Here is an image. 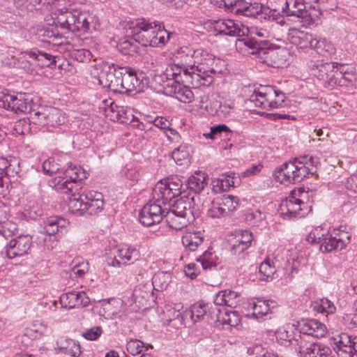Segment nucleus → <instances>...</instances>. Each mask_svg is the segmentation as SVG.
I'll return each mask as SVG.
<instances>
[{"label": "nucleus", "mask_w": 357, "mask_h": 357, "mask_svg": "<svg viewBox=\"0 0 357 357\" xmlns=\"http://www.w3.org/2000/svg\"><path fill=\"white\" fill-rule=\"evenodd\" d=\"M245 230L237 229L227 236L229 249L233 255H240L244 259L245 250Z\"/></svg>", "instance_id": "4be33fe9"}, {"label": "nucleus", "mask_w": 357, "mask_h": 357, "mask_svg": "<svg viewBox=\"0 0 357 357\" xmlns=\"http://www.w3.org/2000/svg\"><path fill=\"white\" fill-rule=\"evenodd\" d=\"M31 12L36 10H50L58 0H28Z\"/></svg>", "instance_id": "13d9d810"}, {"label": "nucleus", "mask_w": 357, "mask_h": 357, "mask_svg": "<svg viewBox=\"0 0 357 357\" xmlns=\"http://www.w3.org/2000/svg\"><path fill=\"white\" fill-rule=\"evenodd\" d=\"M196 323L204 319L209 310L208 305L206 303H197L190 307Z\"/></svg>", "instance_id": "bf43d9fd"}, {"label": "nucleus", "mask_w": 357, "mask_h": 357, "mask_svg": "<svg viewBox=\"0 0 357 357\" xmlns=\"http://www.w3.org/2000/svg\"><path fill=\"white\" fill-rule=\"evenodd\" d=\"M318 164L317 157L310 155L301 156L283 163L276 169L274 176L278 181L285 185L299 183L310 174H314Z\"/></svg>", "instance_id": "7ed1b4c3"}, {"label": "nucleus", "mask_w": 357, "mask_h": 357, "mask_svg": "<svg viewBox=\"0 0 357 357\" xmlns=\"http://www.w3.org/2000/svg\"><path fill=\"white\" fill-rule=\"evenodd\" d=\"M265 6L262 3L258 2H247V17H253L259 20L263 19L266 16V11H264Z\"/></svg>", "instance_id": "8fccbe9b"}, {"label": "nucleus", "mask_w": 357, "mask_h": 357, "mask_svg": "<svg viewBox=\"0 0 357 357\" xmlns=\"http://www.w3.org/2000/svg\"><path fill=\"white\" fill-rule=\"evenodd\" d=\"M327 328L325 324L317 319H307L300 324V328L294 324H287L280 327L275 333L278 342L283 346L293 345L296 349L299 347L301 340L305 336L321 338L325 336Z\"/></svg>", "instance_id": "f03ea898"}, {"label": "nucleus", "mask_w": 357, "mask_h": 357, "mask_svg": "<svg viewBox=\"0 0 357 357\" xmlns=\"http://www.w3.org/2000/svg\"><path fill=\"white\" fill-rule=\"evenodd\" d=\"M264 217L259 208L247 209V224L251 227H259L263 223Z\"/></svg>", "instance_id": "4d7b16f0"}, {"label": "nucleus", "mask_w": 357, "mask_h": 357, "mask_svg": "<svg viewBox=\"0 0 357 357\" xmlns=\"http://www.w3.org/2000/svg\"><path fill=\"white\" fill-rule=\"evenodd\" d=\"M31 120L28 119H20L15 123L13 126V130L17 135H25L31 130Z\"/></svg>", "instance_id": "0e129e2a"}, {"label": "nucleus", "mask_w": 357, "mask_h": 357, "mask_svg": "<svg viewBox=\"0 0 357 357\" xmlns=\"http://www.w3.org/2000/svg\"><path fill=\"white\" fill-rule=\"evenodd\" d=\"M247 353L250 355L256 354L255 357H279L277 354L271 352L265 351L261 345L256 344L253 347H249Z\"/></svg>", "instance_id": "774afa93"}, {"label": "nucleus", "mask_w": 357, "mask_h": 357, "mask_svg": "<svg viewBox=\"0 0 357 357\" xmlns=\"http://www.w3.org/2000/svg\"><path fill=\"white\" fill-rule=\"evenodd\" d=\"M200 200V195H192L188 192L181 197L180 199H176L172 204V210L176 214H180L181 216H185L190 220H195V219L199 216L202 211L204 210V204H199L198 202Z\"/></svg>", "instance_id": "1a4fd4ad"}, {"label": "nucleus", "mask_w": 357, "mask_h": 357, "mask_svg": "<svg viewBox=\"0 0 357 357\" xmlns=\"http://www.w3.org/2000/svg\"><path fill=\"white\" fill-rule=\"evenodd\" d=\"M247 107H257L270 110L282 107L285 101V94L275 86L261 85L247 87Z\"/></svg>", "instance_id": "39448f33"}, {"label": "nucleus", "mask_w": 357, "mask_h": 357, "mask_svg": "<svg viewBox=\"0 0 357 357\" xmlns=\"http://www.w3.org/2000/svg\"><path fill=\"white\" fill-rule=\"evenodd\" d=\"M20 159L15 157L9 156L6 175L7 176H15L20 172Z\"/></svg>", "instance_id": "69168bd1"}, {"label": "nucleus", "mask_w": 357, "mask_h": 357, "mask_svg": "<svg viewBox=\"0 0 357 357\" xmlns=\"http://www.w3.org/2000/svg\"><path fill=\"white\" fill-rule=\"evenodd\" d=\"M219 314L217 315V321L221 324L223 327L227 326L233 327L238 325L240 323V318L236 311H225L222 314L220 310L217 309Z\"/></svg>", "instance_id": "f704fd0d"}, {"label": "nucleus", "mask_w": 357, "mask_h": 357, "mask_svg": "<svg viewBox=\"0 0 357 357\" xmlns=\"http://www.w3.org/2000/svg\"><path fill=\"white\" fill-rule=\"evenodd\" d=\"M238 206V199L233 195H224L211 201L208 206L204 205V210L206 211V215L211 219H220L225 218L230 213L235 211Z\"/></svg>", "instance_id": "9d476101"}, {"label": "nucleus", "mask_w": 357, "mask_h": 357, "mask_svg": "<svg viewBox=\"0 0 357 357\" xmlns=\"http://www.w3.org/2000/svg\"><path fill=\"white\" fill-rule=\"evenodd\" d=\"M340 76L342 75V70L338 69V66L330 70L327 74V78L324 81L323 85L325 87L333 88L337 85H344V82L342 81Z\"/></svg>", "instance_id": "49530a36"}, {"label": "nucleus", "mask_w": 357, "mask_h": 357, "mask_svg": "<svg viewBox=\"0 0 357 357\" xmlns=\"http://www.w3.org/2000/svg\"><path fill=\"white\" fill-rule=\"evenodd\" d=\"M127 72L123 71L121 93L130 92L136 90L141 84V81L137 78L136 73L130 67H123Z\"/></svg>", "instance_id": "cd10ccee"}, {"label": "nucleus", "mask_w": 357, "mask_h": 357, "mask_svg": "<svg viewBox=\"0 0 357 357\" xmlns=\"http://www.w3.org/2000/svg\"><path fill=\"white\" fill-rule=\"evenodd\" d=\"M204 238L199 233H189L182 237L183 246L190 251H195L200 246Z\"/></svg>", "instance_id": "79ce46f5"}, {"label": "nucleus", "mask_w": 357, "mask_h": 357, "mask_svg": "<svg viewBox=\"0 0 357 357\" xmlns=\"http://www.w3.org/2000/svg\"><path fill=\"white\" fill-rule=\"evenodd\" d=\"M276 273V268L271 259H267L261 263L259 267V279L260 280L268 281L274 278Z\"/></svg>", "instance_id": "4c0bfd02"}, {"label": "nucleus", "mask_w": 357, "mask_h": 357, "mask_svg": "<svg viewBox=\"0 0 357 357\" xmlns=\"http://www.w3.org/2000/svg\"><path fill=\"white\" fill-rule=\"evenodd\" d=\"M48 183L50 187L62 194H73L74 189L75 191L78 190L75 185L71 183L68 179H66L62 174H59L51 178L49 180Z\"/></svg>", "instance_id": "c85d7f7f"}, {"label": "nucleus", "mask_w": 357, "mask_h": 357, "mask_svg": "<svg viewBox=\"0 0 357 357\" xmlns=\"http://www.w3.org/2000/svg\"><path fill=\"white\" fill-rule=\"evenodd\" d=\"M137 41L132 38L122 39L117 45L119 51L124 55L134 56L138 53L139 49Z\"/></svg>", "instance_id": "e433bc0d"}, {"label": "nucleus", "mask_w": 357, "mask_h": 357, "mask_svg": "<svg viewBox=\"0 0 357 357\" xmlns=\"http://www.w3.org/2000/svg\"><path fill=\"white\" fill-rule=\"evenodd\" d=\"M144 346V343L139 340L131 339L127 342L126 349L130 354L135 356L142 352Z\"/></svg>", "instance_id": "680f3d73"}, {"label": "nucleus", "mask_w": 357, "mask_h": 357, "mask_svg": "<svg viewBox=\"0 0 357 357\" xmlns=\"http://www.w3.org/2000/svg\"><path fill=\"white\" fill-rule=\"evenodd\" d=\"M351 234L344 230H335L332 234H328L322 240L319 247L322 252H331L344 249L350 243Z\"/></svg>", "instance_id": "2eb2a0df"}, {"label": "nucleus", "mask_w": 357, "mask_h": 357, "mask_svg": "<svg viewBox=\"0 0 357 357\" xmlns=\"http://www.w3.org/2000/svg\"><path fill=\"white\" fill-rule=\"evenodd\" d=\"M292 40L291 42L295 44H298L300 45L301 48L310 47H312V45H313L315 37H314L312 34L307 33H301L298 31H296V33H292Z\"/></svg>", "instance_id": "09e8293b"}, {"label": "nucleus", "mask_w": 357, "mask_h": 357, "mask_svg": "<svg viewBox=\"0 0 357 357\" xmlns=\"http://www.w3.org/2000/svg\"><path fill=\"white\" fill-rule=\"evenodd\" d=\"M165 215L166 222L169 227L176 230H180L194 221L190 220V219H188L185 216H181L180 214H176L172 209L166 211Z\"/></svg>", "instance_id": "2f4dec72"}, {"label": "nucleus", "mask_w": 357, "mask_h": 357, "mask_svg": "<svg viewBox=\"0 0 357 357\" xmlns=\"http://www.w3.org/2000/svg\"><path fill=\"white\" fill-rule=\"evenodd\" d=\"M191 153V146L188 144H183L172 151V157L177 165H182L185 162H188Z\"/></svg>", "instance_id": "c9c22d12"}, {"label": "nucleus", "mask_w": 357, "mask_h": 357, "mask_svg": "<svg viewBox=\"0 0 357 357\" xmlns=\"http://www.w3.org/2000/svg\"><path fill=\"white\" fill-rule=\"evenodd\" d=\"M48 107L42 108L41 110H33L30 112V120L31 123L40 126H47Z\"/></svg>", "instance_id": "6e6d98bb"}, {"label": "nucleus", "mask_w": 357, "mask_h": 357, "mask_svg": "<svg viewBox=\"0 0 357 357\" xmlns=\"http://www.w3.org/2000/svg\"><path fill=\"white\" fill-rule=\"evenodd\" d=\"M312 49H314L319 54L326 56L327 54H332L335 52L333 45L327 42L325 38H317L315 37Z\"/></svg>", "instance_id": "c03bdc74"}, {"label": "nucleus", "mask_w": 357, "mask_h": 357, "mask_svg": "<svg viewBox=\"0 0 357 357\" xmlns=\"http://www.w3.org/2000/svg\"><path fill=\"white\" fill-rule=\"evenodd\" d=\"M339 66L337 63L317 61L310 66L311 73L322 83L327 78V74Z\"/></svg>", "instance_id": "c756f323"}, {"label": "nucleus", "mask_w": 357, "mask_h": 357, "mask_svg": "<svg viewBox=\"0 0 357 357\" xmlns=\"http://www.w3.org/2000/svg\"><path fill=\"white\" fill-rule=\"evenodd\" d=\"M47 126L55 127L62 125L66 121L65 114L58 108L48 107Z\"/></svg>", "instance_id": "37998d69"}, {"label": "nucleus", "mask_w": 357, "mask_h": 357, "mask_svg": "<svg viewBox=\"0 0 357 357\" xmlns=\"http://www.w3.org/2000/svg\"><path fill=\"white\" fill-rule=\"evenodd\" d=\"M17 225L14 222L6 220L5 219L0 222V234L5 238L17 234Z\"/></svg>", "instance_id": "5fc2aeb1"}, {"label": "nucleus", "mask_w": 357, "mask_h": 357, "mask_svg": "<svg viewBox=\"0 0 357 357\" xmlns=\"http://www.w3.org/2000/svg\"><path fill=\"white\" fill-rule=\"evenodd\" d=\"M211 29H213L217 34L227 35L230 36H244V31L240 28L238 23L233 20H209L205 24Z\"/></svg>", "instance_id": "a211bd4d"}, {"label": "nucleus", "mask_w": 357, "mask_h": 357, "mask_svg": "<svg viewBox=\"0 0 357 357\" xmlns=\"http://www.w3.org/2000/svg\"><path fill=\"white\" fill-rule=\"evenodd\" d=\"M69 222L59 216H50L44 221V232L49 236L63 233L66 230Z\"/></svg>", "instance_id": "393cba45"}, {"label": "nucleus", "mask_w": 357, "mask_h": 357, "mask_svg": "<svg viewBox=\"0 0 357 357\" xmlns=\"http://www.w3.org/2000/svg\"><path fill=\"white\" fill-rule=\"evenodd\" d=\"M73 197L69 200L68 206L73 213H79L82 215L85 213V199L83 196V192L79 196L75 197L73 194Z\"/></svg>", "instance_id": "603ef678"}, {"label": "nucleus", "mask_w": 357, "mask_h": 357, "mask_svg": "<svg viewBox=\"0 0 357 357\" xmlns=\"http://www.w3.org/2000/svg\"><path fill=\"white\" fill-rule=\"evenodd\" d=\"M328 234L327 229L322 227H317L307 236L306 240L310 243H319L321 245L322 240L326 238Z\"/></svg>", "instance_id": "864d4df0"}, {"label": "nucleus", "mask_w": 357, "mask_h": 357, "mask_svg": "<svg viewBox=\"0 0 357 357\" xmlns=\"http://www.w3.org/2000/svg\"><path fill=\"white\" fill-rule=\"evenodd\" d=\"M117 257L121 260L124 266L134 265L132 271L136 275L142 274V269H139L144 264V261L140 259L139 250L132 247L125 245L117 250Z\"/></svg>", "instance_id": "f3484780"}, {"label": "nucleus", "mask_w": 357, "mask_h": 357, "mask_svg": "<svg viewBox=\"0 0 357 357\" xmlns=\"http://www.w3.org/2000/svg\"><path fill=\"white\" fill-rule=\"evenodd\" d=\"M78 291H69L60 296L61 305L65 308L73 309L78 307Z\"/></svg>", "instance_id": "3c124183"}, {"label": "nucleus", "mask_w": 357, "mask_h": 357, "mask_svg": "<svg viewBox=\"0 0 357 357\" xmlns=\"http://www.w3.org/2000/svg\"><path fill=\"white\" fill-rule=\"evenodd\" d=\"M55 23L63 30L75 32H87L90 30L92 17L77 10L66 8L57 9L54 13Z\"/></svg>", "instance_id": "423d86ee"}, {"label": "nucleus", "mask_w": 357, "mask_h": 357, "mask_svg": "<svg viewBox=\"0 0 357 357\" xmlns=\"http://www.w3.org/2000/svg\"><path fill=\"white\" fill-rule=\"evenodd\" d=\"M83 196L85 199V213L95 215L102 211L104 200L101 192L93 190L85 191Z\"/></svg>", "instance_id": "412c9836"}, {"label": "nucleus", "mask_w": 357, "mask_h": 357, "mask_svg": "<svg viewBox=\"0 0 357 357\" xmlns=\"http://www.w3.org/2000/svg\"><path fill=\"white\" fill-rule=\"evenodd\" d=\"M25 55L29 56L30 59L41 62V66H50L55 61L53 59V56L48 53L40 51L37 48H32L26 50L24 52Z\"/></svg>", "instance_id": "ea45409f"}, {"label": "nucleus", "mask_w": 357, "mask_h": 357, "mask_svg": "<svg viewBox=\"0 0 357 357\" xmlns=\"http://www.w3.org/2000/svg\"><path fill=\"white\" fill-rule=\"evenodd\" d=\"M97 69L100 70L98 74V82L104 88H107L115 93H121L123 71L122 66L108 62H102L97 65Z\"/></svg>", "instance_id": "6e6552de"}, {"label": "nucleus", "mask_w": 357, "mask_h": 357, "mask_svg": "<svg viewBox=\"0 0 357 357\" xmlns=\"http://www.w3.org/2000/svg\"><path fill=\"white\" fill-rule=\"evenodd\" d=\"M176 316H180L179 325H190L196 323L191 308L185 311L177 312Z\"/></svg>", "instance_id": "338daca9"}, {"label": "nucleus", "mask_w": 357, "mask_h": 357, "mask_svg": "<svg viewBox=\"0 0 357 357\" xmlns=\"http://www.w3.org/2000/svg\"><path fill=\"white\" fill-rule=\"evenodd\" d=\"M174 79L171 84H167L169 93L180 102H191L194 99V93L190 86L180 83L181 78Z\"/></svg>", "instance_id": "5701e85b"}, {"label": "nucleus", "mask_w": 357, "mask_h": 357, "mask_svg": "<svg viewBox=\"0 0 357 357\" xmlns=\"http://www.w3.org/2000/svg\"><path fill=\"white\" fill-rule=\"evenodd\" d=\"M128 29L135 40L144 47H162L170 37V33L160 23L144 18L132 22Z\"/></svg>", "instance_id": "20e7f679"}, {"label": "nucleus", "mask_w": 357, "mask_h": 357, "mask_svg": "<svg viewBox=\"0 0 357 357\" xmlns=\"http://www.w3.org/2000/svg\"><path fill=\"white\" fill-rule=\"evenodd\" d=\"M25 93L17 95L2 92L0 95V107L10 110L16 114L26 113L31 109L30 102Z\"/></svg>", "instance_id": "ddd939ff"}, {"label": "nucleus", "mask_w": 357, "mask_h": 357, "mask_svg": "<svg viewBox=\"0 0 357 357\" xmlns=\"http://www.w3.org/2000/svg\"><path fill=\"white\" fill-rule=\"evenodd\" d=\"M43 172L46 174L53 175L54 174H61L62 167L54 162L52 158H48L45 160L42 165Z\"/></svg>", "instance_id": "052dcab7"}, {"label": "nucleus", "mask_w": 357, "mask_h": 357, "mask_svg": "<svg viewBox=\"0 0 357 357\" xmlns=\"http://www.w3.org/2000/svg\"><path fill=\"white\" fill-rule=\"evenodd\" d=\"M233 178L222 176L221 178H215L211 181L212 191L215 193H220L229 190L234 186Z\"/></svg>", "instance_id": "58836bf2"}, {"label": "nucleus", "mask_w": 357, "mask_h": 357, "mask_svg": "<svg viewBox=\"0 0 357 357\" xmlns=\"http://www.w3.org/2000/svg\"><path fill=\"white\" fill-rule=\"evenodd\" d=\"M264 34L265 31L264 30L247 26V56L250 55L252 59H259L261 62L265 61L266 52L260 47L258 41L255 40L254 43L252 42L254 35L264 38Z\"/></svg>", "instance_id": "aec40b11"}, {"label": "nucleus", "mask_w": 357, "mask_h": 357, "mask_svg": "<svg viewBox=\"0 0 357 357\" xmlns=\"http://www.w3.org/2000/svg\"><path fill=\"white\" fill-rule=\"evenodd\" d=\"M70 56L72 59L82 63L90 61L92 58V54L86 49L75 50Z\"/></svg>", "instance_id": "e2e57ef3"}, {"label": "nucleus", "mask_w": 357, "mask_h": 357, "mask_svg": "<svg viewBox=\"0 0 357 357\" xmlns=\"http://www.w3.org/2000/svg\"><path fill=\"white\" fill-rule=\"evenodd\" d=\"M31 246V238L29 236H18L6 245L5 253L9 259L22 257L28 253Z\"/></svg>", "instance_id": "6ab92c4d"}, {"label": "nucleus", "mask_w": 357, "mask_h": 357, "mask_svg": "<svg viewBox=\"0 0 357 357\" xmlns=\"http://www.w3.org/2000/svg\"><path fill=\"white\" fill-rule=\"evenodd\" d=\"M208 176L206 173L198 171L190 176L186 181L187 188L192 195H199V193L204 189L207 185Z\"/></svg>", "instance_id": "a878e982"}, {"label": "nucleus", "mask_w": 357, "mask_h": 357, "mask_svg": "<svg viewBox=\"0 0 357 357\" xmlns=\"http://www.w3.org/2000/svg\"><path fill=\"white\" fill-rule=\"evenodd\" d=\"M172 280L170 273L159 271L152 278V284L156 291H163L167 289Z\"/></svg>", "instance_id": "a19ab883"}, {"label": "nucleus", "mask_w": 357, "mask_h": 357, "mask_svg": "<svg viewBox=\"0 0 357 357\" xmlns=\"http://www.w3.org/2000/svg\"><path fill=\"white\" fill-rule=\"evenodd\" d=\"M352 338L347 333H342L333 337V349L337 354L341 357L351 356V346L352 344Z\"/></svg>", "instance_id": "b1692460"}, {"label": "nucleus", "mask_w": 357, "mask_h": 357, "mask_svg": "<svg viewBox=\"0 0 357 357\" xmlns=\"http://www.w3.org/2000/svg\"><path fill=\"white\" fill-rule=\"evenodd\" d=\"M284 1V6L282 8V12L288 16H296L298 17H305L307 15V11L305 10V6L299 1H294L292 7L289 8V1L282 0Z\"/></svg>", "instance_id": "72a5a7b5"}, {"label": "nucleus", "mask_w": 357, "mask_h": 357, "mask_svg": "<svg viewBox=\"0 0 357 357\" xmlns=\"http://www.w3.org/2000/svg\"><path fill=\"white\" fill-rule=\"evenodd\" d=\"M155 199V201L146 204L139 212V222L144 226L150 227L160 223L165 218L166 209L162 208L159 203L160 199L158 201V197Z\"/></svg>", "instance_id": "f8f14e48"}, {"label": "nucleus", "mask_w": 357, "mask_h": 357, "mask_svg": "<svg viewBox=\"0 0 357 357\" xmlns=\"http://www.w3.org/2000/svg\"><path fill=\"white\" fill-rule=\"evenodd\" d=\"M306 194L307 192L301 188L295 189L282 202L279 206V212L284 220L301 218L309 213V206L302 199Z\"/></svg>", "instance_id": "0eeeda50"}, {"label": "nucleus", "mask_w": 357, "mask_h": 357, "mask_svg": "<svg viewBox=\"0 0 357 357\" xmlns=\"http://www.w3.org/2000/svg\"><path fill=\"white\" fill-rule=\"evenodd\" d=\"M67 165V167H62L61 174L78 187V183L87 178V173L80 166L74 165L72 163H68Z\"/></svg>", "instance_id": "bb28decb"}, {"label": "nucleus", "mask_w": 357, "mask_h": 357, "mask_svg": "<svg viewBox=\"0 0 357 357\" xmlns=\"http://www.w3.org/2000/svg\"><path fill=\"white\" fill-rule=\"evenodd\" d=\"M36 36L40 40L54 45H59L63 43L62 35L54 28H43L38 30Z\"/></svg>", "instance_id": "7c9ffc66"}, {"label": "nucleus", "mask_w": 357, "mask_h": 357, "mask_svg": "<svg viewBox=\"0 0 357 357\" xmlns=\"http://www.w3.org/2000/svg\"><path fill=\"white\" fill-rule=\"evenodd\" d=\"M301 340L299 347H296V351L300 357H331L332 350L331 348L320 342H312L306 339Z\"/></svg>", "instance_id": "4468645a"}, {"label": "nucleus", "mask_w": 357, "mask_h": 357, "mask_svg": "<svg viewBox=\"0 0 357 357\" xmlns=\"http://www.w3.org/2000/svg\"><path fill=\"white\" fill-rule=\"evenodd\" d=\"M195 66L192 54L179 53L173 62L169 64L165 71L167 77L181 78V82L191 84L194 88L208 86L213 82V77L208 75V70Z\"/></svg>", "instance_id": "f257e3e1"}, {"label": "nucleus", "mask_w": 357, "mask_h": 357, "mask_svg": "<svg viewBox=\"0 0 357 357\" xmlns=\"http://www.w3.org/2000/svg\"><path fill=\"white\" fill-rule=\"evenodd\" d=\"M312 307L314 311L319 313L333 314L336 310L333 303L327 298H321L314 301L312 304Z\"/></svg>", "instance_id": "de8ad7c7"}, {"label": "nucleus", "mask_w": 357, "mask_h": 357, "mask_svg": "<svg viewBox=\"0 0 357 357\" xmlns=\"http://www.w3.org/2000/svg\"><path fill=\"white\" fill-rule=\"evenodd\" d=\"M271 303L273 301L260 298L249 299L247 302V319L262 322L268 319L272 312Z\"/></svg>", "instance_id": "dca6fc26"}, {"label": "nucleus", "mask_w": 357, "mask_h": 357, "mask_svg": "<svg viewBox=\"0 0 357 357\" xmlns=\"http://www.w3.org/2000/svg\"><path fill=\"white\" fill-rule=\"evenodd\" d=\"M183 182L177 176L167 178L165 183L160 182L153 190L154 198L158 197L164 204H170V202L175 197L182 194Z\"/></svg>", "instance_id": "9b49d317"}, {"label": "nucleus", "mask_w": 357, "mask_h": 357, "mask_svg": "<svg viewBox=\"0 0 357 357\" xmlns=\"http://www.w3.org/2000/svg\"><path fill=\"white\" fill-rule=\"evenodd\" d=\"M194 61L198 66L205 65L208 68L213 65L215 57L213 54H209L207 51L202 49L193 51Z\"/></svg>", "instance_id": "a18cd8bd"}, {"label": "nucleus", "mask_w": 357, "mask_h": 357, "mask_svg": "<svg viewBox=\"0 0 357 357\" xmlns=\"http://www.w3.org/2000/svg\"><path fill=\"white\" fill-rule=\"evenodd\" d=\"M197 261L200 264L203 270L211 271L216 270V267L219 264V258L216 255L208 250L197 258Z\"/></svg>", "instance_id": "473e14b6"}]
</instances>
